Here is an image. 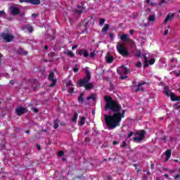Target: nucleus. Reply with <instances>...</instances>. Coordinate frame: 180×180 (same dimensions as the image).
Listing matches in <instances>:
<instances>
[{
	"mask_svg": "<svg viewBox=\"0 0 180 180\" xmlns=\"http://www.w3.org/2000/svg\"><path fill=\"white\" fill-rule=\"evenodd\" d=\"M15 113L18 116H22V115H25V113H26V108L22 106H20L15 109Z\"/></svg>",
	"mask_w": 180,
	"mask_h": 180,
	"instance_id": "9b49d317",
	"label": "nucleus"
},
{
	"mask_svg": "<svg viewBox=\"0 0 180 180\" xmlns=\"http://www.w3.org/2000/svg\"><path fill=\"white\" fill-rule=\"evenodd\" d=\"M19 54H22V56H27V52L23 49V48H20L18 49Z\"/></svg>",
	"mask_w": 180,
	"mask_h": 180,
	"instance_id": "4be33fe9",
	"label": "nucleus"
},
{
	"mask_svg": "<svg viewBox=\"0 0 180 180\" xmlns=\"http://www.w3.org/2000/svg\"><path fill=\"white\" fill-rule=\"evenodd\" d=\"M85 117H80V120L79 122V126H84V124H85Z\"/></svg>",
	"mask_w": 180,
	"mask_h": 180,
	"instance_id": "393cba45",
	"label": "nucleus"
},
{
	"mask_svg": "<svg viewBox=\"0 0 180 180\" xmlns=\"http://www.w3.org/2000/svg\"><path fill=\"white\" fill-rule=\"evenodd\" d=\"M164 94H165L166 96H170V99L172 102H176V101H180V96L176 97L175 96V94L174 92H170L169 94V89H168V86H165L163 89Z\"/></svg>",
	"mask_w": 180,
	"mask_h": 180,
	"instance_id": "f03ea898",
	"label": "nucleus"
},
{
	"mask_svg": "<svg viewBox=\"0 0 180 180\" xmlns=\"http://www.w3.org/2000/svg\"><path fill=\"white\" fill-rule=\"evenodd\" d=\"M174 109H176V110H178V109H179L180 106L178 104H174L173 105Z\"/></svg>",
	"mask_w": 180,
	"mask_h": 180,
	"instance_id": "4c0bfd02",
	"label": "nucleus"
},
{
	"mask_svg": "<svg viewBox=\"0 0 180 180\" xmlns=\"http://www.w3.org/2000/svg\"><path fill=\"white\" fill-rule=\"evenodd\" d=\"M104 99L106 102L104 110H111L114 112L112 115H104L107 127L109 128L110 130H113V129H116L117 126H120L122 119H123L126 115V110H123L122 113H120L122 106L119 105L117 101L113 100L110 96H105Z\"/></svg>",
	"mask_w": 180,
	"mask_h": 180,
	"instance_id": "f257e3e1",
	"label": "nucleus"
},
{
	"mask_svg": "<svg viewBox=\"0 0 180 180\" xmlns=\"http://www.w3.org/2000/svg\"><path fill=\"white\" fill-rule=\"evenodd\" d=\"M25 29H27V31L28 33H32L33 32V27L32 25H27L25 27Z\"/></svg>",
	"mask_w": 180,
	"mask_h": 180,
	"instance_id": "c85d7f7f",
	"label": "nucleus"
},
{
	"mask_svg": "<svg viewBox=\"0 0 180 180\" xmlns=\"http://www.w3.org/2000/svg\"><path fill=\"white\" fill-rule=\"evenodd\" d=\"M148 22H155V15H150L148 17Z\"/></svg>",
	"mask_w": 180,
	"mask_h": 180,
	"instance_id": "b1692460",
	"label": "nucleus"
},
{
	"mask_svg": "<svg viewBox=\"0 0 180 180\" xmlns=\"http://www.w3.org/2000/svg\"><path fill=\"white\" fill-rule=\"evenodd\" d=\"M53 129H58V124L60 123V120L56 119L53 120Z\"/></svg>",
	"mask_w": 180,
	"mask_h": 180,
	"instance_id": "5701e85b",
	"label": "nucleus"
},
{
	"mask_svg": "<svg viewBox=\"0 0 180 180\" xmlns=\"http://www.w3.org/2000/svg\"><path fill=\"white\" fill-rule=\"evenodd\" d=\"M162 4H167V0H162Z\"/></svg>",
	"mask_w": 180,
	"mask_h": 180,
	"instance_id": "69168bd1",
	"label": "nucleus"
},
{
	"mask_svg": "<svg viewBox=\"0 0 180 180\" xmlns=\"http://www.w3.org/2000/svg\"><path fill=\"white\" fill-rule=\"evenodd\" d=\"M4 15H5V11L4 10L0 11V18L1 16H4ZM0 23H1V21H0Z\"/></svg>",
	"mask_w": 180,
	"mask_h": 180,
	"instance_id": "ea45409f",
	"label": "nucleus"
},
{
	"mask_svg": "<svg viewBox=\"0 0 180 180\" xmlns=\"http://www.w3.org/2000/svg\"><path fill=\"white\" fill-rule=\"evenodd\" d=\"M121 40H122V41H126V40H127V35L126 34L121 35Z\"/></svg>",
	"mask_w": 180,
	"mask_h": 180,
	"instance_id": "2f4dec72",
	"label": "nucleus"
},
{
	"mask_svg": "<svg viewBox=\"0 0 180 180\" xmlns=\"http://www.w3.org/2000/svg\"><path fill=\"white\" fill-rule=\"evenodd\" d=\"M91 81V72L89 70L86 71V75L82 79L78 81V84L79 86L85 85V84H88Z\"/></svg>",
	"mask_w": 180,
	"mask_h": 180,
	"instance_id": "39448f33",
	"label": "nucleus"
},
{
	"mask_svg": "<svg viewBox=\"0 0 180 180\" xmlns=\"http://www.w3.org/2000/svg\"><path fill=\"white\" fill-rule=\"evenodd\" d=\"M148 61H145V65H144V68L148 67Z\"/></svg>",
	"mask_w": 180,
	"mask_h": 180,
	"instance_id": "603ef678",
	"label": "nucleus"
},
{
	"mask_svg": "<svg viewBox=\"0 0 180 180\" xmlns=\"http://www.w3.org/2000/svg\"><path fill=\"white\" fill-rule=\"evenodd\" d=\"M133 136V131H130L129 134H128L127 138L130 139V137H131Z\"/></svg>",
	"mask_w": 180,
	"mask_h": 180,
	"instance_id": "c03bdc74",
	"label": "nucleus"
},
{
	"mask_svg": "<svg viewBox=\"0 0 180 180\" xmlns=\"http://www.w3.org/2000/svg\"><path fill=\"white\" fill-rule=\"evenodd\" d=\"M117 71L120 74L121 79H127V76L126 75H127L128 72H130V69L122 66Z\"/></svg>",
	"mask_w": 180,
	"mask_h": 180,
	"instance_id": "20e7f679",
	"label": "nucleus"
},
{
	"mask_svg": "<svg viewBox=\"0 0 180 180\" xmlns=\"http://www.w3.org/2000/svg\"><path fill=\"white\" fill-rule=\"evenodd\" d=\"M77 8H78V9H79V10H77V11H76L77 13H82L83 11H84V9H85V8H84V6H77Z\"/></svg>",
	"mask_w": 180,
	"mask_h": 180,
	"instance_id": "a878e982",
	"label": "nucleus"
},
{
	"mask_svg": "<svg viewBox=\"0 0 180 180\" xmlns=\"http://www.w3.org/2000/svg\"><path fill=\"white\" fill-rule=\"evenodd\" d=\"M65 54H67V56H69V57H75V54L74 53V52L70 51L68 52H64Z\"/></svg>",
	"mask_w": 180,
	"mask_h": 180,
	"instance_id": "7c9ffc66",
	"label": "nucleus"
},
{
	"mask_svg": "<svg viewBox=\"0 0 180 180\" xmlns=\"http://www.w3.org/2000/svg\"><path fill=\"white\" fill-rule=\"evenodd\" d=\"M172 151L171 150H166V153H165V155H166V158H165V161H168V160H169V158H171V154H172Z\"/></svg>",
	"mask_w": 180,
	"mask_h": 180,
	"instance_id": "6ab92c4d",
	"label": "nucleus"
},
{
	"mask_svg": "<svg viewBox=\"0 0 180 180\" xmlns=\"http://www.w3.org/2000/svg\"><path fill=\"white\" fill-rule=\"evenodd\" d=\"M112 144H113V146H116V145L119 144V141H114L112 142Z\"/></svg>",
	"mask_w": 180,
	"mask_h": 180,
	"instance_id": "49530a36",
	"label": "nucleus"
},
{
	"mask_svg": "<svg viewBox=\"0 0 180 180\" xmlns=\"http://www.w3.org/2000/svg\"><path fill=\"white\" fill-rule=\"evenodd\" d=\"M84 92H82L79 97H78V101L80 103H84Z\"/></svg>",
	"mask_w": 180,
	"mask_h": 180,
	"instance_id": "412c9836",
	"label": "nucleus"
},
{
	"mask_svg": "<svg viewBox=\"0 0 180 180\" xmlns=\"http://www.w3.org/2000/svg\"><path fill=\"white\" fill-rule=\"evenodd\" d=\"M176 75L177 77H179V76H180V70H179V72L176 73Z\"/></svg>",
	"mask_w": 180,
	"mask_h": 180,
	"instance_id": "338daca9",
	"label": "nucleus"
},
{
	"mask_svg": "<svg viewBox=\"0 0 180 180\" xmlns=\"http://www.w3.org/2000/svg\"><path fill=\"white\" fill-rule=\"evenodd\" d=\"M136 56L138 58H143V55L141 54V51L140 49L136 50Z\"/></svg>",
	"mask_w": 180,
	"mask_h": 180,
	"instance_id": "cd10ccee",
	"label": "nucleus"
},
{
	"mask_svg": "<svg viewBox=\"0 0 180 180\" xmlns=\"http://www.w3.org/2000/svg\"><path fill=\"white\" fill-rule=\"evenodd\" d=\"M88 21L86 20H84L82 21V24L80 25V28L82 29V34H84V33H86V30H88Z\"/></svg>",
	"mask_w": 180,
	"mask_h": 180,
	"instance_id": "9d476101",
	"label": "nucleus"
},
{
	"mask_svg": "<svg viewBox=\"0 0 180 180\" xmlns=\"http://www.w3.org/2000/svg\"><path fill=\"white\" fill-rule=\"evenodd\" d=\"M74 72H78L79 71V69L78 68V65H75L73 68Z\"/></svg>",
	"mask_w": 180,
	"mask_h": 180,
	"instance_id": "473e14b6",
	"label": "nucleus"
},
{
	"mask_svg": "<svg viewBox=\"0 0 180 180\" xmlns=\"http://www.w3.org/2000/svg\"><path fill=\"white\" fill-rule=\"evenodd\" d=\"M136 67H137L138 68H141L142 67L141 62H137L136 64Z\"/></svg>",
	"mask_w": 180,
	"mask_h": 180,
	"instance_id": "e433bc0d",
	"label": "nucleus"
},
{
	"mask_svg": "<svg viewBox=\"0 0 180 180\" xmlns=\"http://www.w3.org/2000/svg\"><path fill=\"white\" fill-rule=\"evenodd\" d=\"M117 51L121 56H122V57H127V56L129 54V51H127L124 47V44H117Z\"/></svg>",
	"mask_w": 180,
	"mask_h": 180,
	"instance_id": "7ed1b4c3",
	"label": "nucleus"
},
{
	"mask_svg": "<svg viewBox=\"0 0 180 180\" xmlns=\"http://www.w3.org/2000/svg\"><path fill=\"white\" fill-rule=\"evenodd\" d=\"M109 27H110V25L108 24H105L101 32H103V33H105V32H108V30H109Z\"/></svg>",
	"mask_w": 180,
	"mask_h": 180,
	"instance_id": "bb28decb",
	"label": "nucleus"
},
{
	"mask_svg": "<svg viewBox=\"0 0 180 180\" xmlns=\"http://www.w3.org/2000/svg\"><path fill=\"white\" fill-rule=\"evenodd\" d=\"M0 37L1 39H4L6 43H11V41H12L13 39H15V37L13 35L9 34L6 32L0 33Z\"/></svg>",
	"mask_w": 180,
	"mask_h": 180,
	"instance_id": "423d86ee",
	"label": "nucleus"
},
{
	"mask_svg": "<svg viewBox=\"0 0 180 180\" xmlns=\"http://www.w3.org/2000/svg\"><path fill=\"white\" fill-rule=\"evenodd\" d=\"M36 147H37L38 151H40V148H40V145L37 144V145H36Z\"/></svg>",
	"mask_w": 180,
	"mask_h": 180,
	"instance_id": "bf43d9fd",
	"label": "nucleus"
},
{
	"mask_svg": "<svg viewBox=\"0 0 180 180\" xmlns=\"http://www.w3.org/2000/svg\"><path fill=\"white\" fill-rule=\"evenodd\" d=\"M168 33H169L168 30H165V32H164L165 36H167V34H168Z\"/></svg>",
	"mask_w": 180,
	"mask_h": 180,
	"instance_id": "13d9d810",
	"label": "nucleus"
},
{
	"mask_svg": "<svg viewBox=\"0 0 180 180\" xmlns=\"http://www.w3.org/2000/svg\"><path fill=\"white\" fill-rule=\"evenodd\" d=\"M129 34H131V35L134 34V30H129Z\"/></svg>",
	"mask_w": 180,
	"mask_h": 180,
	"instance_id": "3c124183",
	"label": "nucleus"
},
{
	"mask_svg": "<svg viewBox=\"0 0 180 180\" xmlns=\"http://www.w3.org/2000/svg\"><path fill=\"white\" fill-rule=\"evenodd\" d=\"M136 136H139V137H134L133 139L134 141L136 143L137 141H141L143 140H144L145 137H146V130L142 129L138 132L136 133Z\"/></svg>",
	"mask_w": 180,
	"mask_h": 180,
	"instance_id": "0eeeda50",
	"label": "nucleus"
},
{
	"mask_svg": "<svg viewBox=\"0 0 180 180\" xmlns=\"http://www.w3.org/2000/svg\"><path fill=\"white\" fill-rule=\"evenodd\" d=\"M91 99V101H94V102L96 101V96H95V94L93 93L89 96L86 97V101H89Z\"/></svg>",
	"mask_w": 180,
	"mask_h": 180,
	"instance_id": "aec40b11",
	"label": "nucleus"
},
{
	"mask_svg": "<svg viewBox=\"0 0 180 180\" xmlns=\"http://www.w3.org/2000/svg\"><path fill=\"white\" fill-rule=\"evenodd\" d=\"M148 63H149V64H150V65H153L154 64V63H155V59L152 58V59H150V60H148Z\"/></svg>",
	"mask_w": 180,
	"mask_h": 180,
	"instance_id": "72a5a7b5",
	"label": "nucleus"
},
{
	"mask_svg": "<svg viewBox=\"0 0 180 180\" xmlns=\"http://www.w3.org/2000/svg\"><path fill=\"white\" fill-rule=\"evenodd\" d=\"M105 60L108 64H112V63L115 61V58L112 56L108 53L105 56Z\"/></svg>",
	"mask_w": 180,
	"mask_h": 180,
	"instance_id": "dca6fc26",
	"label": "nucleus"
},
{
	"mask_svg": "<svg viewBox=\"0 0 180 180\" xmlns=\"http://www.w3.org/2000/svg\"><path fill=\"white\" fill-rule=\"evenodd\" d=\"M33 112H34V113H37V112H39V109L34 108Z\"/></svg>",
	"mask_w": 180,
	"mask_h": 180,
	"instance_id": "680f3d73",
	"label": "nucleus"
},
{
	"mask_svg": "<svg viewBox=\"0 0 180 180\" xmlns=\"http://www.w3.org/2000/svg\"><path fill=\"white\" fill-rule=\"evenodd\" d=\"M180 176V173L176 174V176H174V179H178V178H179Z\"/></svg>",
	"mask_w": 180,
	"mask_h": 180,
	"instance_id": "6e6d98bb",
	"label": "nucleus"
},
{
	"mask_svg": "<svg viewBox=\"0 0 180 180\" xmlns=\"http://www.w3.org/2000/svg\"><path fill=\"white\" fill-rule=\"evenodd\" d=\"M19 8L17 7H13L11 8V13L14 16H16V15H19Z\"/></svg>",
	"mask_w": 180,
	"mask_h": 180,
	"instance_id": "a211bd4d",
	"label": "nucleus"
},
{
	"mask_svg": "<svg viewBox=\"0 0 180 180\" xmlns=\"http://www.w3.org/2000/svg\"><path fill=\"white\" fill-rule=\"evenodd\" d=\"M85 141H89V138H86Z\"/></svg>",
	"mask_w": 180,
	"mask_h": 180,
	"instance_id": "774afa93",
	"label": "nucleus"
},
{
	"mask_svg": "<svg viewBox=\"0 0 180 180\" xmlns=\"http://www.w3.org/2000/svg\"><path fill=\"white\" fill-rule=\"evenodd\" d=\"M165 178H166V179H169V176L168 175V174H164Z\"/></svg>",
	"mask_w": 180,
	"mask_h": 180,
	"instance_id": "5fc2aeb1",
	"label": "nucleus"
},
{
	"mask_svg": "<svg viewBox=\"0 0 180 180\" xmlns=\"http://www.w3.org/2000/svg\"><path fill=\"white\" fill-rule=\"evenodd\" d=\"M180 176V173L176 174V176H174V179H178V178H179Z\"/></svg>",
	"mask_w": 180,
	"mask_h": 180,
	"instance_id": "4d7b16f0",
	"label": "nucleus"
},
{
	"mask_svg": "<svg viewBox=\"0 0 180 180\" xmlns=\"http://www.w3.org/2000/svg\"><path fill=\"white\" fill-rule=\"evenodd\" d=\"M143 58H144L145 61H148V59L147 58V56H143Z\"/></svg>",
	"mask_w": 180,
	"mask_h": 180,
	"instance_id": "e2e57ef3",
	"label": "nucleus"
},
{
	"mask_svg": "<svg viewBox=\"0 0 180 180\" xmlns=\"http://www.w3.org/2000/svg\"><path fill=\"white\" fill-rule=\"evenodd\" d=\"M32 16L34 18H37V14H36V13H32Z\"/></svg>",
	"mask_w": 180,
	"mask_h": 180,
	"instance_id": "052dcab7",
	"label": "nucleus"
},
{
	"mask_svg": "<svg viewBox=\"0 0 180 180\" xmlns=\"http://www.w3.org/2000/svg\"><path fill=\"white\" fill-rule=\"evenodd\" d=\"M9 84H11V85H15V80H10Z\"/></svg>",
	"mask_w": 180,
	"mask_h": 180,
	"instance_id": "de8ad7c7",
	"label": "nucleus"
},
{
	"mask_svg": "<svg viewBox=\"0 0 180 180\" xmlns=\"http://www.w3.org/2000/svg\"><path fill=\"white\" fill-rule=\"evenodd\" d=\"M31 88H32L33 91H36L37 87L39 86V80L36 79H32L30 80Z\"/></svg>",
	"mask_w": 180,
	"mask_h": 180,
	"instance_id": "f8f14e48",
	"label": "nucleus"
},
{
	"mask_svg": "<svg viewBox=\"0 0 180 180\" xmlns=\"http://www.w3.org/2000/svg\"><path fill=\"white\" fill-rule=\"evenodd\" d=\"M127 146V144L126 143V141L122 142V147H123V148H124Z\"/></svg>",
	"mask_w": 180,
	"mask_h": 180,
	"instance_id": "37998d69",
	"label": "nucleus"
},
{
	"mask_svg": "<svg viewBox=\"0 0 180 180\" xmlns=\"http://www.w3.org/2000/svg\"><path fill=\"white\" fill-rule=\"evenodd\" d=\"M72 82L70 80L68 82L66 83V86H73Z\"/></svg>",
	"mask_w": 180,
	"mask_h": 180,
	"instance_id": "c9c22d12",
	"label": "nucleus"
},
{
	"mask_svg": "<svg viewBox=\"0 0 180 180\" xmlns=\"http://www.w3.org/2000/svg\"><path fill=\"white\" fill-rule=\"evenodd\" d=\"M107 179H108V180L112 179V176H107Z\"/></svg>",
	"mask_w": 180,
	"mask_h": 180,
	"instance_id": "0e129e2a",
	"label": "nucleus"
},
{
	"mask_svg": "<svg viewBox=\"0 0 180 180\" xmlns=\"http://www.w3.org/2000/svg\"><path fill=\"white\" fill-rule=\"evenodd\" d=\"M75 49H78V46H77V45H74V46L72 47V50H75Z\"/></svg>",
	"mask_w": 180,
	"mask_h": 180,
	"instance_id": "864d4df0",
	"label": "nucleus"
},
{
	"mask_svg": "<svg viewBox=\"0 0 180 180\" xmlns=\"http://www.w3.org/2000/svg\"><path fill=\"white\" fill-rule=\"evenodd\" d=\"M147 82H139L137 85L132 86V91L133 92H139V91H144V88H143L142 85H146Z\"/></svg>",
	"mask_w": 180,
	"mask_h": 180,
	"instance_id": "1a4fd4ad",
	"label": "nucleus"
},
{
	"mask_svg": "<svg viewBox=\"0 0 180 180\" xmlns=\"http://www.w3.org/2000/svg\"><path fill=\"white\" fill-rule=\"evenodd\" d=\"M78 119V113L75 112L72 118V121L77 123V120Z\"/></svg>",
	"mask_w": 180,
	"mask_h": 180,
	"instance_id": "c756f323",
	"label": "nucleus"
},
{
	"mask_svg": "<svg viewBox=\"0 0 180 180\" xmlns=\"http://www.w3.org/2000/svg\"><path fill=\"white\" fill-rule=\"evenodd\" d=\"M81 87L85 88L86 91H91L94 88V84L92 82H88L84 84L83 86H79Z\"/></svg>",
	"mask_w": 180,
	"mask_h": 180,
	"instance_id": "4468645a",
	"label": "nucleus"
},
{
	"mask_svg": "<svg viewBox=\"0 0 180 180\" xmlns=\"http://www.w3.org/2000/svg\"><path fill=\"white\" fill-rule=\"evenodd\" d=\"M79 56H83L84 58H88V57H89V53L85 49H79Z\"/></svg>",
	"mask_w": 180,
	"mask_h": 180,
	"instance_id": "2eb2a0df",
	"label": "nucleus"
},
{
	"mask_svg": "<svg viewBox=\"0 0 180 180\" xmlns=\"http://www.w3.org/2000/svg\"><path fill=\"white\" fill-rule=\"evenodd\" d=\"M174 16H175V14L169 13L167 14V15L166 16L163 23L167 25V23H168V22H170V20H172V18H174Z\"/></svg>",
	"mask_w": 180,
	"mask_h": 180,
	"instance_id": "ddd939ff",
	"label": "nucleus"
},
{
	"mask_svg": "<svg viewBox=\"0 0 180 180\" xmlns=\"http://www.w3.org/2000/svg\"><path fill=\"white\" fill-rule=\"evenodd\" d=\"M95 56H96L95 52H92V53H90L91 58H94V57H95Z\"/></svg>",
	"mask_w": 180,
	"mask_h": 180,
	"instance_id": "79ce46f5",
	"label": "nucleus"
},
{
	"mask_svg": "<svg viewBox=\"0 0 180 180\" xmlns=\"http://www.w3.org/2000/svg\"><path fill=\"white\" fill-rule=\"evenodd\" d=\"M48 80L51 83L50 84H47V86L49 88H53L56 86V84H57V79H54V72H50L49 75L48 77Z\"/></svg>",
	"mask_w": 180,
	"mask_h": 180,
	"instance_id": "6e6552de",
	"label": "nucleus"
},
{
	"mask_svg": "<svg viewBox=\"0 0 180 180\" xmlns=\"http://www.w3.org/2000/svg\"><path fill=\"white\" fill-rule=\"evenodd\" d=\"M5 176H4V174L0 173V180L4 179Z\"/></svg>",
	"mask_w": 180,
	"mask_h": 180,
	"instance_id": "8fccbe9b",
	"label": "nucleus"
},
{
	"mask_svg": "<svg viewBox=\"0 0 180 180\" xmlns=\"http://www.w3.org/2000/svg\"><path fill=\"white\" fill-rule=\"evenodd\" d=\"M109 37H110V39H113V37H115V34H113L112 33H110Z\"/></svg>",
	"mask_w": 180,
	"mask_h": 180,
	"instance_id": "09e8293b",
	"label": "nucleus"
},
{
	"mask_svg": "<svg viewBox=\"0 0 180 180\" xmlns=\"http://www.w3.org/2000/svg\"><path fill=\"white\" fill-rule=\"evenodd\" d=\"M142 178L143 180H148V177L147 176V175H143Z\"/></svg>",
	"mask_w": 180,
	"mask_h": 180,
	"instance_id": "a18cd8bd",
	"label": "nucleus"
},
{
	"mask_svg": "<svg viewBox=\"0 0 180 180\" xmlns=\"http://www.w3.org/2000/svg\"><path fill=\"white\" fill-rule=\"evenodd\" d=\"M105 24V18L100 19V25H104Z\"/></svg>",
	"mask_w": 180,
	"mask_h": 180,
	"instance_id": "58836bf2",
	"label": "nucleus"
},
{
	"mask_svg": "<svg viewBox=\"0 0 180 180\" xmlns=\"http://www.w3.org/2000/svg\"><path fill=\"white\" fill-rule=\"evenodd\" d=\"M69 94H74V88L73 87H70L69 89Z\"/></svg>",
	"mask_w": 180,
	"mask_h": 180,
	"instance_id": "a19ab883",
	"label": "nucleus"
},
{
	"mask_svg": "<svg viewBox=\"0 0 180 180\" xmlns=\"http://www.w3.org/2000/svg\"><path fill=\"white\" fill-rule=\"evenodd\" d=\"M64 155V151L63 150H60L58 152V157H63Z\"/></svg>",
	"mask_w": 180,
	"mask_h": 180,
	"instance_id": "f704fd0d",
	"label": "nucleus"
},
{
	"mask_svg": "<svg viewBox=\"0 0 180 180\" xmlns=\"http://www.w3.org/2000/svg\"><path fill=\"white\" fill-rule=\"evenodd\" d=\"M24 2L31 4V5H40V0H24Z\"/></svg>",
	"mask_w": 180,
	"mask_h": 180,
	"instance_id": "f3484780",
	"label": "nucleus"
}]
</instances>
